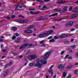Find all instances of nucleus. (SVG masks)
I'll use <instances>...</instances> for the list:
<instances>
[{
	"mask_svg": "<svg viewBox=\"0 0 78 78\" xmlns=\"http://www.w3.org/2000/svg\"><path fill=\"white\" fill-rule=\"evenodd\" d=\"M52 38V36H50L48 37V39H51Z\"/></svg>",
	"mask_w": 78,
	"mask_h": 78,
	"instance_id": "052dcab7",
	"label": "nucleus"
},
{
	"mask_svg": "<svg viewBox=\"0 0 78 78\" xmlns=\"http://www.w3.org/2000/svg\"><path fill=\"white\" fill-rule=\"evenodd\" d=\"M12 54L15 55V56H16L17 55V53L16 52H14V51H12Z\"/></svg>",
	"mask_w": 78,
	"mask_h": 78,
	"instance_id": "cd10ccee",
	"label": "nucleus"
},
{
	"mask_svg": "<svg viewBox=\"0 0 78 78\" xmlns=\"http://www.w3.org/2000/svg\"><path fill=\"white\" fill-rule=\"evenodd\" d=\"M28 21H29V20L28 19H26L24 20V23H27V22H28Z\"/></svg>",
	"mask_w": 78,
	"mask_h": 78,
	"instance_id": "473e14b6",
	"label": "nucleus"
},
{
	"mask_svg": "<svg viewBox=\"0 0 78 78\" xmlns=\"http://www.w3.org/2000/svg\"><path fill=\"white\" fill-rule=\"evenodd\" d=\"M75 27H78V25L77 24H76L74 26Z\"/></svg>",
	"mask_w": 78,
	"mask_h": 78,
	"instance_id": "69168bd1",
	"label": "nucleus"
},
{
	"mask_svg": "<svg viewBox=\"0 0 78 78\" xmlns=\"http://www.w3.org/2000/svg\"><path fill=\"white\" fill-rule=\"evenodd\" d=\"M69 23V26H72L73 25V21H70L69 22H68Z\"/></svg>",
	"mask_w": 78,
	"mask_h": 78,
	"instance_id": "2eb2a0df",
	"label": "nucleus"
},
{
	"mask_svg": "<svg viewBox=\"0 0 78 78\" xmlns=\"http://www.w3.org/2000/svg\"><path fill=\"white\" fill-rule=\"evenodd\" d=\"M73 65H71L69 66H67L66 67V69H71L72 68V67H73Z\"/></svg>",
	"mask_w": 78,
	"mask_h": 78,
	"instance_id": "a211bd4d",
	"label": "nucleus"
},
{
	"mask_svg": "<svg viewBox=\"0 0 78 78\" xmlns=\"http://www.w3.org/2000/svg\"><path fill=\"white\" fill-rule=\"evenodd\" d=\"M43 8H44L45 9L47 8V7H46V6H45V5H44L43 6Z\"/></svg>",
	"mask_w": 78,
	"mask_h": 78,
	"instance_id": "bf43d9fd",
	"label": "nucleus"
},
{
	"mask_svg": "<svg viewBox=\"0 0 78 78\" xmlns=\"http://www.w3.org/2000/svg\"><path fill=\"white\" fill-rule=\"evenodd\" d=\"M33 28V26H30L27 27L26 28L27 29H30V28Z\"/></svg>",
	"mask_w": 78,
	"mask_h": 78,
	"instance_id": "4be33fe9",
	"label": "nucleus"
},
{
	"mask_svg": "<svg viewBox=\"0 0 78 78\" xmlns=\"http://www.w3.org/2000/svg\"><path fill=\"white\" fill-rule=\"evenodd\" d=\"M16 38V36H14L12 37V40H14V39H15Z\"/></svg>",
	"mask_w": 78,
	"mask_h": 78,
	"instance_id": "49530a36",
	"label": "nucleus"
},
{
	"mask_svg": "<svg viewBox=\"0 0 78 78\" xmlns=\"http://www.w3.org/2000/svg\"><path fill=\"white\" fill-rule=\"evenodd\" d=\"M67 7H64L63 9L62 10V12H64L65 11H66V10H67Z\"/></svg>",
	"mask_w": 78,
	"mask_h": 78,
	"instance_id": "ddd939ff",
	"label": "nucleus"
},
{
	"mask_svg": "<svg viewBox=\"0 0 78 78\" xmlns=\"http://www.w3.org/2000/svg\"><path fill=\"white\" fill-rule=\"evenodd\" d=\"M33 44H28V43H25V44H23L21 46H20V47L19 48V49H23V48H26L28 45H29V46H31Z\"/></svg>",
	"mask_w": 78,
	"mask_h": 78,
	"instance_id": "39448f33",
	"label": "nucleus"
},
{
	"mask_svg": "<svg viewBox=\"0 0 78 78\" xmlns=\"http://www.w3.org/2000/svg\"><path fill=\"white\" fill-rule=\"evenodd\" d=\"M15 22H16L20 23V20H15Z\"/></svg>",
	"mask_w": 78,
	"mask_h": 78,
	"instance_id": "e433bc0d",
	"label": "nucleus"
},
{
	"mask_svg": "<svg viewBox=\"0 0 78 78\" xmlns=\"http://www.w3.org/2000/svg\"><path fill=\"white\" fill-rule=\"evenodd\" d=\"M7 51V49H4L2 50V52H5V51Z\"/></svg>",
	"mask_w": 78,
	"mask_h": 78,
	"instance_id": "37998d69",
	"label": "nucleus"
},
{
	"mask_svg": "<svg viewBox=\"0 0 78 78\" xmlns=\"http://www.w3.org/2000/svg\"><path fill=\"white\" fill-rule=\"evenodd\" d=\"M64 51H62V52H61V55H63V54H64Z\"/></svg>",
	"mask_w": 78,
	"mask_h": 78,
	"instance_id": "603ef678",
	"label": "nucleus"
},
{
	"mask_svg": "<svg viewBox=\"0 0 78 78\" xmlns=\"http://www.w3.org/2000/svg\"><path fill=\"white\" fill-rule=\"evenodd\" d=\"M66 44H69V41H66Z\"/></svg>",
	"mask_w": 78,
	"mask_h": 78,
	"instance_id": "0e129e2a",
	"label": "nucleus"
},
{
	"mask_svg": "<svg viewBox=\"0 0 78 78\" xmlns=\"http://www.w3.org/2000/svg\"><path fill=\"white\" fill-rule=\"evenodd\" d=\"M53 67V65L51 66L49 70H48V72L50 73H51L52 75H53V71L52 70V68Z\"/></svg>",
	"mask_w": 78,
	"mask_h": 78,
	"instance_id": "423d86ee",
	"label": "nucleus"
},
{
	"mask_svg": "<svg viewBox=\"0 0 78 78\" xmlns=\"http://www.w3.org/2000/svg\"><path fill=\"white\" fill-rule=\"evenodd\" d=\"M58 69L61 70H64L65 69V66L63 65L62 64H60V65H58Z\"/></svg>",
	"mask_w": 78,
	"mask_h": 78,
	"instance_id": "0eeeda50",
	"label": "nucleus"
},
{
	"mask_svg": "<svg viewBox=\"0 0 78 78\" xmlns=\"http://www.w3.org/2000/svg\"><path fill=\"white\" fill-rule=\"evenodd\" d=\"M73 35V34H68L67 35L65 34H62V35L57 36H55L54 37V38L55 39H62V38H65L68 36H70Z\"/></svg>",
	"mask_w": 78,
	"mask_h": 78,
	"instance_id": "7ed1b4c3",
	"label": "nucleus"
},
{
	"mask_svg": "<svg viewBox=\"0 0 78 78\" xmlns=\"http://www.w3.org/2000/svg\"><path fill=\"white\" fill-rule=\"evenodd\" d=\"M33 33V31H32L31 30H28V34H30L31 33Z\"/></svg>",
	"mask_w": 78,
	"mask_h": 78,
	"instance_id": "5701e85b",
	"label": "nucleus"
},
{
	"mask_svg": "<svg viewBox=\"0 0 78 78\" xmlns=\"http://www.w3.org/2000/svg\"><path fill=\"white\" fill-rule=\"evenodd\" d=\"M75 30V29H72L71 30V31H74Z\"/></svg>",
	"mask_w": 78,
	"mask_h": 78,
	"instance_id": "680f3d73",
	"label": "nucleus"
},
{
	"mask_svg": "<svg viewBox=\"0 0 78 78\" xmlns=\"http://www.w3.org/2000/svg\"><path fill=\"white\" fill-rule=\"evenodd\" d=\"M73 58L71 56H70L68 58V59H73Z\"/></svg>",
	"mask_w": 78,
	"mask_h": 78,
	"instance_id": "4d7b16f0",
	"label": "nucleus"
},
{
	"mask_svg": "<svg viewBox=\"0 0 78 78\" xmlns=\"http://www.w3.org/2000/svg\"><path fill=\"white\" fill-rule=\"evenodd\" d=\"M73 15H72L69 16V19H73Z\"/></svg>",
	"mask_w": 78,
	"mask_h": 78,
	"instance_id": "58836bf2",
	"label": "nucleus"
},
{
	"mask_svg": "<svg viewBox=\"0 0 78 78\" xmlns=\"http://www.w3.org/2000/svg\"><path fill=\"white\" fill-rule=\"evenodd\" d=\"M9 72V70H7L3 74V76H5Z\"/></svg>",
	"mask_w": 78,
	"mask_h": 78,
	"instance_id": "f8f14e48",
	"label": "nucleus"
},
{
	"mask_svg": "<svg viewBox=\"0 0 78 78\" xmlns=\"http://www.w3.org/2000/svg\"><path fill=\"white\" fill-rule=\"evenodd\" d=\"M73 12H76V13H78V11L76 10H74L73 11Z\"/></svg>",
	"mask_w": 78,
	"mask_h": 78,
	"instance_id": "4c0bfd02",
	"label": "nucleus"
},
{
	"mask_svg": "<svg viewBox=\"0 0 78 78\" xmlns=\"http://www.w3.org/2000/svg\"><path fill=\"white\" fill-rule=\"evenodd\" d=\"M69 25V24L68 23H67L65 25V27H68Z\"/></svg>",
	"mask_w": 78,
	"mask_h": 78,
	"instance_id": "3c124183",
	"label": "nucleus"
},
{
	"mask_svg": "<svg viewBox=\"0 0 78 78\" xmlns=\"http://www.w3.org/2000/svg\"><path fill=\"white\" fill-rule=\"evenodd\" d=\"M40 3H43L44 2V1L41 0L40 1Z\"/></svg>",
	"mask_w": 78,
	"mask_h": 78,
	"instance_id": "338daca9",
	"label": "nucleus"
},
{
	"mask_svg": "<svg viewBox=\"0 0 78 78\" xmlns=\"http://www.w3.org/2000/svg\"><path fill=\"white\" fill-rule=\"evenodd\" d=\"M24 20H20V23H24Z\"/></svg>",
	"mask_w": 78,
	"mask_h": 78,
	"instance_id": "bb28decb",
	"label": "nucleus"
},
{
	"mask_svg": "<svg viewBox=\"0 0 78 78\" xmlns=\"http://www.w3.org/2000/svg\"><path fill=\"white\" fill-rule=\"evenodd\" d=\"M54 10L55 11H61V9H58L57 8L54 9Z\"/></svg>",
	"mask_w": 78,
	"mask_h": 78,
	"instance_id": "412c9836",
	"label": "nucleus"
},
{
	"mask_svg": "<svg viewBox=\"0 0 78 78\" xmlns=\"http://www.w3.org/2000/svg\"><path fill=\"white\" fill-rule=\"evenodd\" d=\"M15 35L16 36H19V34L17 33H16L15 34Z\"/></svg>",
	"mask_w": 78,
	"mask_h": 78,
	"instance_id": "09e8293b",
	"label": "nucleus"
},
{
	"mask_svg": "<svg viewBox=\"0 0 78 78\" xmlns=\"http://www.w3.org/2000/svg\"><path fill=\"white\" fill-rule=\"evenodd\" d=\"M71 76H72L71 75H69L68 76L66 77V78H71Z\"/></svg>",
	"mask_w": 78,
	"mask_h": 78,
	"instance_id": "6e6d98bb",
	"label": "nucleus"
},
{
	"mask_svg": "<svg viewBox=\"0 0 78 78\" xmlns=\"http://www.w3.org/2000/svg\"><path fill=\"white\" fill-rule=\"evenodd\" d=\"M6 19H10V17L9 16H8L6 17Z\"/></svg>",
	"mask_w": 78,
	"mask_h": 78,
	"instance_id": "de8ad7c7",
	"label": "nucleus"
},
{
	"mask_svg": "<svg viewBox=\"0 0 78 78\" xmlns=\"http://www.w3.org/2000/svg\"><path fill=\"white\" fill-rule=\"evenodd\" d=\"M44 40H42L40 42V44H44Z\"/></svg>",
	"mask_w": 78,
	"mask_h": 78,
	"instance_id": "c9c22d12",
	"label": "nucleus"
},
{
	"mask_svg": "<svg viewBox=\"0 0 78 78\" xmlns=\"http://www.w3.org/2000/svg\"><path fill=\"white\" fill-rule=\"evenodd\" d=\"M44 1L45 2H48L50 1V0H44Z\"/></svg>",
	"mask_w": 78,
	"mask_h": 78,
	"instance_id": "e2e57ef3",
	"label": "nucleus"
},
{
	"mask_svg": "<svg viewBox=\"0 0 78 78\" xmlns=\"http://www.w3.org/2000/svg\"><path fill=\"white\" fill-rule=\"evenodd\" d=\"M71 47L72 48L74 49L75 48H76V46H75V45H73V46H71Z\"/></svg>",
	"mask_w": 78,
	"mask_h": 78,
	"instance_id": "72a5a7b5",
	"label": "nucleus"
},
{
	"mask_svg": "<svg viewBox=\"0 0 78 78\" xmlns=\"http://www.w3.org/2000/svg\"><path fill=\"white\" fill-rule=\"evenodd\" d=\"M48 20V18H45L43 17H41L37 19V21H40L41 20Z\"/></svg>",
	"mask_w": 78,
	"mask_h": 78,
	"instance_id": "1a4fd4ad",
	"label": "nucleus"
},
{
	"mask_svg": "<svg viewBox=\"0 0 78 78\" xmlns=\"http://www.w3.org/2000/svg\"><path fill=\"white\" fill-rule=\"evenodd\" d=\"M53 33V30H51L50 31L47 32L46 33L44 32H43L37 36V37L40 38H44V37H45L47 36H48L49 34H51Z\"/></svg>",
	"mask_w": 78,
	"mask_h": 78,
	"instance_id": "f257e3e1",
	"label": "nucleus"
},
{
	"mask_svg": "<svg viewBox=\"0 0 78 78\" xmlns=\"http://www.w3.org/2000/svg\"><path fill=\"white\" fill-rule=\"evenodd\" d=\"M23 57V55H20L18 56V58H22Z\"/></svg>",
	"mask_w": 78,
	"mask_h": 78,
	"instance_id": "a18cd8bd",
	"label": "nucleus"
},
{
	"mask_svg": "<svg viewBox=\"0 0 78 78\" xmlns=\"http://www.w3.org/2000/svg\"><path fill=\"white\" fill-rule=\"evenodd\" d=\"M28 30H25L24 31V33H28Z\"/></svg>",
	"mask_w": 78,
	"mask_h": 78,
	"instance_id": "ea45409f",
	"label": "nucleus"
},
{
	"mask_svg": "<svg viewBox=\"0 0 78 78\" xmlns=\"http://www.w3.org/2000/svg\"><path fill=\"white\" fill-rule=\"evenodd\" d=\"M35 9H29V11H33L34 10H35Z\"/></svg>",
	"mask_w": 78,
	"mask_h": 78,
	"instance_id": "a19ab883",
	"label": "nucleus"
},
{
	"mask_svg": "<svg viewBox=\"0 0 78 78\" xmlns=\"http://www.w3.org/2000/svg\"><path fill=\"white\" fill-rule=\"evenodd\" d=\"M8 64H6L5 66V67L4 68L5 69L6 68V67H7L8 66Z\"/></svg>",
	"mask_w": 78,
	"mask_h": 78,
	"instance_id": "79ce46f5",
	"label": "nucleus"
},
{
	"mask_svg": "<svg viewBox=\"0 0 78 78\" xmlns=\"http://www.w3.org/2000/svg\"><path fill=\"white\" fill-rule=\"evenodd\" d=\"M58 13H55L54 14H53L49 16V17H54V16H57V14H58Z\"/></svg>",
	"mask_w": 78,
	"mask_h": 78,
	"instance_id": "f3484780",
	"label": "nucleus"
},
{
	"mask_svg": "<svg viewBox=\"0 0 78 78\" xmlns=\"http://www.w3.org/2000/svg\"><path fill=\"white\" fill-rule=\"evenodd\" d=\"M63 76L64 78H65L66 76V75H67V72H64L63 73Z\"/></svg>",
	"mask_w": 78,
	"mask_h": 78,
	"instance_id": "6ab92c4d",
	"label": "nucleus"
},
{
	"mask_svg": "<svg viewBox=\"0 0 78 78\" xmlns=\"http://www.w3.org/2000/svg\"><path fill=\"white\" fill-rule=\"evenodd\" d=\"M41 46L44 47H46V45H45V44H43L41 45Z\"/></svg>",
	"mask_w": 78,
	"mask_h": 78,
	"instance_id": "f704fd0d",
	"label": "nucleus"
},
{
	"mask_svg": "<svg viewBox=\"0 0 78 78\" xmlns=\"http://www.w3.org/2000/svg\"><path fill=\"white\" fill-rule=\"evenodd\" d=\"M73 16L74 17H78V14H74L73 15Z\"/></svg>",
	"mask_w": 78,
	"mask_h": 78,
	"instance_id": "c756f323",
	"label": "nucleus"
},
{
	"mask_svg": "<svg viewBox=\"0 0 78 78\" xmlns=\"http://www.w3.org/2000/svg\"><path fill=\"white\" fill-rule=\"evenodd\" d=\"M66 2L64 1L63 2H57V3H65Z\"/></svg>",
	"mask_w": 78,
	"mask_h": 78,
	"instance_id": "2f4dec72",
	"label": "nucleus"
},
{
	"mask_svg": "<svg viewBox=\"0 0 78 78\" xmlns=\"http://www.w3.org/2000/svg\"><path fill=\"white\" fill-rule=\"evenodd\" d=\"M20 5H21L22 6H23V7H24V8H25L26 7V5L25 4L23 3H22L21 4H20Z\"/></svg>",
	"mask_w": 78,
	"mask_h": 78,
	"instance_id": "7c9ffc66",
	"label": "nucleus"
},
{
	"mask_svg": "<svg viewBox=\"0 0 78 78\" xmlns=\"http://www.w3.org/2000/svg\"><path fill=\"white\" fill-rule=\"evenodd\" d=\"M21 39V38H20V37H18V38H16V39H17L19 41V40H20Z\"/></svg>",
	"mask_w": 78,
	"mask_h": 78,
	"instance_id": "864d4df0",
	"label": "nucleus"
},
{
	"mask_svg": "<svg viewBox=\"0 0 78 78\" xmlns=\"http://www.w3.org/2000/svg\"><path fill=\"white\" fill-rule=\"evenodd\" d=\"M55 40L54 39H52L51 40H49V42H54Z\"/></svg>",
	"mask_w": 78,
	"mask_h": 78,
	"instance_id": "393cba45",
	"label": "nucleus"
},
{
	"mask_svg": "<svg viewBox=\"0 0 78 78\" xmlns=\"http://www.w3.org/2000/svg\"><path fill=\"white\" fill-rule=\"evenodd\" d=\"M11 30L12 31H16V30H17V28L16 27H13Z\"/></svg>",
	"mask_w": 78,
	"mask_h": 78,
	"instance_id": "4468645a",
	"label": "nucleus"
},
{
	"mask_svg": "<svg viewBox=\"0 0 78 78\" xmlns=\"http://www.w3.org/2000/svg\"><path fill=\"white\" fill-rule=\"evenodd\" d=\"M69 55H66L65 58H67V57H69Z\"/></svg>",
	"mask_w": 78,
	"mask_h": 78,
	"instance_id": "5fc2aeb1",
	"label": "nucleus"
},
{
	"mask_svg": "<svg viewBox=\"0 0 78 78\" xmlns=\"http://www.w3.org/2000/svg\"><path fill=\"white\" fill-rule=\"evenodd\" d=\"M73 41H74V39H71V42H73Z\"/></svg>",
	"mask_w": 78,
	"mask_h": 78,
	"instance_id": "13d9d810",
	"label": "nucleus"
},
{
	"mask_svg": "<svg viewBox=\"0 0 78 78\" xmlns=\"http://www.w3.org/2000/svg\"><path fill=\"white\" fill-rule=\"evenodd\" d=\"M73 9V7H72V6H71L69 7V10H70V11H71V10H72V9Z\"/></svg>",
	"mask_w": 78,
	"mask_h": 78,
	"instance_id": "8fccbe9b",
	"label": "nucleus"
},
{
	"mask_svg": "<svg viewBox=\"0 0 78 78\" xmlns=\"http://www.w3.org/2000/svg\"><path fill=\"white\" fill-rule=\"evenodd\" d=\"M19 5H18V4H17L16 5H15V6H16V7L15 8V11H19V9H17V8H18V6H19Z\"/></svg>",
	"mask_w": 78,
	"mask_h": 78,
	"instance_id": "dca6fc26",
	"label": "nucleus"
},
{
	"mask_svg": "<svg viewBox=\"0 0 78 78\" xmlns=\"http://www.w3.org/2000/svg\"><path fill=\"white\" fill-rule=\"evenodd\" d=\"M37 63H36L35 62H34V63H30L29 65V66H30L31 67L33 66H34V67H37Z\"/></svg>",
	"mask_w": 78,
	"mask_h": 78,
	"instance_id": "6e6552de",
	"label": "nucleus"
},
{
	"mask_svg": "<svg viewBox=\"0 0 78 78\" xmlns=\"http://www.w3.org/2000/svg\"><path fill=\"white\" fill-rule=\"evenodd\" d=\"M14 42H16V43H17L18 44H19L20 43L19 41L18 40L17 38L15 40Z\"/></svg>",
	"mask_w": 78,
	"mask_h": 78,
	"instance_id": "b1692460",
	"label": "nucleus"
},
{
	"mask_svg": "<svg viewBox=\"0 0 78 78\" xmlns=\"http://www.w3.org/2000/svg\"><path fill=\"white\" fill-rule=\"evenodd\" d=\"M11 18H14L16 17V16L13 15L11 16Z\"/></svg>",
	"mask_w": 78,
	"mask_h": 78,
	"instance_id": "c03bdc74",
	"label": "nucleus"
},
{
	"mask_svg": "<svg viewBox=\"0 0 78 78\" xmlns=\"http://www.w3.org/2000/svg\"><path fill=\"white\" fill-rule=\"evenodd\" d=\"M63 19H64V18H61L60 19H54V20H56L57 22H58V21H61V20H63Z\"/></svg>",
	"mask_w": 78,
	"mask_h": 78,
	"instance_id": "aec40b11",
	"label": "nucleus"
},
{
	"mask_svg": "<svg viewBox=\"0 0 78 78\" xmlns=\"http://www.w3.org/2000/svg\"><path fill=\"white\" fill-rule=\"evenodd\" d=\"M8 66H11L12 65V62L11 61H9L8 64Z\"/></svg>",
	"mask_w": 78,
	"mask_h": 78,
	"instance_id": "a878e982",
	"label": "nucleus"
},
{
	"mask_svg": "<svg viewBox=\"0 0 78 78\" xmlns=\"http://www.w3.org/2000/svg\"><path fill=\"white\" fill-rule=\"evenodd\" d=\"M74 65H76V66L78 65V63H75Z\"/></svg>",
	"mask_w": 78,
	"mask_h": 78,
	"instance_id": "774afa93",
	"label": "nucleus"
},
{
	"mask_svg": "<svg viewBox=\"0 0 78 78\" xmlns=\"http://www.w3.org/2000/svg\"><path fill=\"white\" fill-rule=\"evenodd\" d=\"M78 71V69H76L75 70V71L74 72V73L75 74V75H77L78 73H77V72Z\"/></svg>",
	"mask_w": 78,
	"mask_h": 78,
	"instance_id": "c85d7f7f",
	"label": "nucleus"
},
{
	"mask_svg": "<svg viewBox=\"0 0 78 78\" xmlns=\"http://www.w3.org/2000/svg\"><path fill=\"white\" fill-rule=\"evenodd\" d=\"M36 58H37V55H31L30 57L31 59H36Z\"/></svg>",
	"mask_w": 78,
	"mask_h": 78,
	"instance_id": "9d476101",
	"label": "nucleus"
},
{
	"mask_svg": "<svg viewBox=\"0 0 78 78\" xmlns=\"http://www.w3.org/2000/svg\"><path fill=\"white\" fill-rule=\"evenodd\" d=\"M36 61L37 62L35 63V64H37V67L39 68V69H41L42 67V60H40V59L39 58H37L36 60Z\"/></svg>",
	"mask_w": 78,
	"mask_h": 78,
	"instance_id": "20e7f679",
	"label": "nucleus"
},
{
	"mask_svg": "<svg viewBox=\"0 0 78 78\" xmlns=\"http://www.w3.org/2000/svg\"><path fill=\"white\" fill-rule=\"evenodd\" d=\"M30 14H33V15H35V14H39V12H36L33 13V12L32 11H30Z\"/></svg>",
	"mask_w": 78,
	"mask_h": 78,
	"instance_id": "9b49d317",
	"label": "nucleus"
},
{
	"mask_svg": "<svg viewBox=\"0 0 78 78\" xmlns=\"http://www.w3.org/2000/svg\"><path fill=\"white\" fill-rule=\"evenodd\" d=\"M50 51L47 52L46 53H45L44 54V56L46 57V58H44V61H42V63L44 64H47V61H45V60H47V59L48 58V57L50 55V54L52 53L53 51V50H52V49H50Z\"/></svg>",
	"mask_w": 78,
	"mask_h": 78,
	"instance_id": "f03ea898",
	"label": "nucleus"
}]
</instances>
